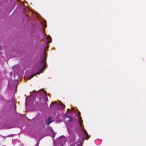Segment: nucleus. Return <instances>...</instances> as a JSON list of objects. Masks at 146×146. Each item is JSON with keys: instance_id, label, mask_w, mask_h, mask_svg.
<instances>
[{"instance_id": "1", "label": "nucleus", "mask_w": 146, "mask_h": 146, "mask_svg": "<svg viewBox=\"0 0 146 146\" xmlns=\"http://www.w3.org/2000/svg\"><path fill=\"white\" fill-rule=\"evenodd\" d=\"M47 56L46 54L44 53L43 54V57L41 58V60L39 62V66L40 67L41 71L44 70L47 66L46 60Z\"/></svg>"}, {"instance_id": "2", "label": "nucleus", "mask_w": 146, "mask_h": 146, "mask_svg": "<svg viewBox=\"0 0 146 146\" xmlns=\"http://www.w3.org/2000/svg\"><path fill=\"white\" fill-rule=\"evenodd\" d=\"M38 95L40 96H45L47 95V92L44 91L39 90L38 91Z\"/></svg>"}, {"instance_id": "3", "label": "nucleus", "mask_w": 146, "mask_h": 146, "mask_svg": "<svg viewBox=\"0 0 146 146\" xmlns=\"http://www.w3.org/2000/svg\"><path fill=\"white\" fill-rule=\"evenodd\" d=\"M52 121L51 117H48V119L45 121V123L46 124L48 125H49L50 123H52Z\"/></svg>"}, {"instance_id": "4", "label": "nucleus", "mask_w": 146, "mask_h": 146, "mask_svg": "<svg viewBox=\"0 0 146 146\" xmlns=\"http://www.w3.org/2000/svg\"><path fill=\"white\" fill-rule=\"evenodd\" d=\"M79 125H80V126L81 127H82V124H81L82 123V122H83V121L82 120V118H80L79 120Z\"/></svg>"}, {"instance_id": "5", "label": "nucleus", "mask_w": 146, "mask_h": 146, "mask_svg": "<svg viewBox=\"0 0 146 146\" xmlns=\"http://www.w3.org/2000/svg\"><path fill=\"white\" fill-rule=\"evenodd\" d=\"M84 133H85V134L88 137V138L87 139H88L89 138V136L88 133L86 132V131L85 130L84 131Z\"/></svg>"}, {"instance_id": "6", "label": "nucleus", "mask_w": 146, "mask_h": 146, "mask_svg": "<svg viewBox=\"0 0 146 146\" xmlns=\"http://www.w3.org/2000/svg\"><path fill=\"white\" fill-rule=\"evenodd\" d=\"M61 105L62 108L63 109L64 108H65V106L64 105L62 104Z\"/></svg>"}, {"instance_id": "7", "label": "nucleus", "mask_w": 146, "mask_h": 146, "mask_svg": "<svg viewBox=\"0 0 146 146\" xmlns=\"http://www.w3.org/2000/svg\"><path fill=\"white\" fill-rule=\"evenodd\" d=\"M51 41H52V38L50 37L49 38V39L48 40V42H50Z\"/></svg>"}, {"instance_id": "8", "label": "nucleus", "mask_w": 146, "mask_h": 146, "mask_svg": "<svg viewBox=\"0 0 146 146\" xmlns=\"http://www.w3.org/2000/svg\"><path fill=\"white\" fill-rule=\"evenodd\" d=\"M55 102H52L50 105V106H52L53 104L54 103H55Z\"/></svg>"}, {"instance_id": "9", "label": "nucleus", "mask_w": 146, "mask_h": 146, "mask_svg": "<svg viewBox=\"0 0 146 146\" xmlns=\"http://www.w3.org/2000/svg\"><path fill=\"white\" fill-rule=\"evenodd\" d=\"M35 75H36V74H35V75H33H33H31V78H33V77H34V76Z\"/></svg>"}, {"instance_id": "10", "label": "nucleus", "mask_w": 146, "mask_h": 146, "mask_svg": "<svg viewBox=\"0 0 146 146\" xmlns=\"http://www.w3.org/2000/svg\"><path fill=\"white\" fill-rule=\"evenodd\" d=\"M74 108H73V107L72 108L71 110L72 111H74Z\"/></svg>"}, {"instance_id": "11", "label": "nucleus", "mask_w": 146, "mask_h": 146, "mask_svg": "<svg viewBox=\"0 0 146 146\" xmlns=\"http://www.w3.org/2000/svg\"><path fill=\"white\" fill-rule=\"evenodd\" d=\"M40 72L37 73L36 74H38V75H39V74H40Z\"/></svg>"}, {"instance_id": "12", "label": "nucleus", "mask_w": 146, "mask_h": 146, "mask_svg": "<svg viewBox=\"0 0 146 146\" xmlns=\"http://www.w3.org/2000/svg\"><path fill=\"white\" fill-rule=\"evenodd\" d=\"M69 117V118H70V120H70V121L71 118H70V117Z\"/></svg>"}, {"instance_id": "13", "label": "nucleus", "mask_w": 146, "mask_h": 146, "mask_svg": "<svg viewBox=\"0 0 146 146\" xmlns=\"http://www.w3.org/2000/svg\"><path fill=\"white\" fill-rule=\"evenodd\" d=\"M67 110H70V109H68Z\"/></svg>"}, {"instance_id": "14", "label": "nucleus", "mask_w": 146, "mask_h": 146, "mask_svg": "<svg viewBox=\"0 0 146 146\" xmlns=\"http://www.w3.org/2000/svg\"><path fill=\"white\" fill-rule=\"evenodd\" d=\"M36 92V91H33V92Z\"/></svg>"}]
</instances>
